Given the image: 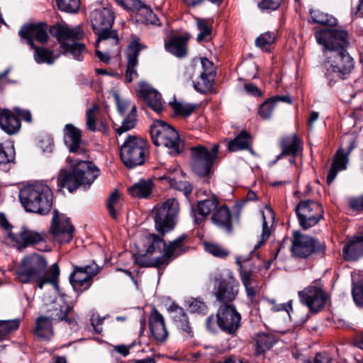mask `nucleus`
<instances>
[{
  "label": "nucleus",
  "instance_id": "3c124183",
  "mask_svg": "<svg viewBox=\"0 0 363 363\" xmlns=\"http://www.w3.org/2000/svg\"><path fill=\"white\" fill-rule=\"evenodd\" d=\"M275 104L272 98L263 102L259 109V114L263 119H269L272 117L275 107Z\"/></svg>",
  "mask_w": 363,
  "mask_h": 363
},
{
  "label": "nucleus",
  "instance_id": "393cba45",
  "mask_svg": "<svg viewBox=\"0 0 363 363\" xmlns=\"http://www.w3.org/2000/svg\"><path fill=\"white\" fill-rule=\"evenodd\" d=\"M136 136L129 135L120 150V155L124 165L128 169L136 166Z\"/></svg>",
  "mask_w": 363,
  "mask_h": 363
},
{
  "label": "nucleus",
  "instance_id": "774afa93",
  "mask_svg": "<svg viewBox=\"0 0 363 363\" xmlns=\"http://www.w3.org/2000/svg\"><path fill=\"white\" fill-rule=\"evenodd\" d=\"M86 268V272L90 275V278L93 281V278L96 276L101 269V267L96 264L94 262H92L91 264L84 267Z\"/></svg>",
  "mask_w": 363,
  "mask_h": 363
},
{
  "label": "nucleus",
  "instance_id": "c03bdc74",
  "mask_svg": "<svg viewBox=\"0 0 363 363\" xmlns=\"http://www.w3.org/2000/svg\"><path fill=\"white\" fill-rule=\"evenodd\" d=\"M19 327L18 320H0V340H4L12 332Z\"/></svg>",
  "mask_w": 363,
  "mask_h": 363
},
{
  "label": "nucleus",
  "instance_id": "4468645a",
  "mask_svg": "<svg viewBox=\"0 0 363 363\" xmlns=\"http://www.w3.org/2000/svg\"><path fill=\"white\" fill-rule=\"evenodd\" d=\"M296 213L300 226L306 230L315 226L323 218L324 211L320 203L306 200L297 205Z\"/></svg>",
  "mask_w": 363,
  "mask_h": 363
},
{
  "label": "nucleus",
  "instance_id": "7ed1b4c3",
  "mask_svg": "<svg viewBox=\"0 0 363 363\" xmlns=\"http://www.w3.org/2000/svg\"><path fill=\"white\" fill-rule=\"evenodd\" d=\"M211 216L212 224L227 235L234 231L233 216L229 207L220 204L216 196L197 201L191 206V216L196 225L202 224Z\"/></svg>",
  "mask_w": 363,
  "mask_h": 363
},
{
  "label": "nucleus",
  "instance_id": "cd10ccee",
  "mask_svg": "<svg viewBox=\"0 0 363 363\" xmlns=\"http://www.w3.org/2000/svg\"><path fill=\"white\" fill-rule=\"evenodd\" d=\"M0 127L9 135H13L21 128L19 118L10 110L0 111Z\"/></svg>",
  "mask_w": 363,
  "mask_h": 363
},
{
  "label": "nucleus",
  "instance_id": "13d9d810",
  "mask_svg": "<svg viewBox=\"0 0 363 363\" xmlns=\"http://www.w3.org/2000/svg\"><path fill=\"white\" fill-rule=\"evenodd\" d=\"M113 98L118 113L121 115H124L130 105V101L127 99L121 98L120 95L116 92L113 94Z\"/></svg>",
  "mask_w": 363,
  "mask_h": 363
},
{
  "label": "nucleus",
  "instance_id": "0e129e2a",
  "mask_svg": "<svg viewBox=\"0 0 363 363\" xmlns=\"http://www.w3.org/2000/svg\"><path fill=\"white\" fill-rule=\"evenodd\" d=\"M171 186L179 191L187 197L192 191V187L189 183H171Z\"/></svg>",
  "mask_w": 363,
  "mask_h": 363
},
{
  "label": "nucleus",
  "instance_id": "dca6fc26",
  "mask_svg": "<svg viewBox=\"0 0 363 363\" xmlns=\"http://www.w3.org/2000/svg\"><path fill=\"white\" fill-rule=\"evenodd\" d=\"M74 230L69 218L57 210H54L50 227V233L53 238L60 243L69 242L73 238Z\"/></svg>",
  "mask_w": 363,
  "mask_h": 363
},
{
  "label": "nucleus",
  "instance_id": "6e6552de",
  "mask_svg": "<svg viewBox=\"0 0 363 363\" xmlns=\"http://www.w3.org/2000/svg\"><path fill=\"white\" fill-rule=\"evenodd\" d=\"M50 31L60 43L63 54L70 52L77 60H82V53L85 50V45L77 42L84 36L80 27L70 28L67 26L57 24L50 28Z\"/></svg>",
  "mask_w": 363,
  "mask_h": 363
},
{
  "label": "nucleus",
  "instance_id": "603ef678",
  "mask_svg": "<svg viewBox=\"0 0 363 363\" xmlns=\"http://www.w3.org/2000/svg\"><path fill=\"white\" fill-rule=\"evenodd\" d=\"M269 213L272 220H274V213L272 210H269ZM273 220H272L270 225L265 219V216L263 214V223H262V240L255 246V249H258L264 242H265L271 234V226L272 225Z\"/></svg>",
  "mask_w": 363,
  "mask_h": 363
},
{
  "label": "nucleus",
  "instance_id": "6ab92c4d",
  "mask_svg": "<svg viewBox=\"0 0 363 363\" xmlns=\"http://www.w3.org/2000/svg\"><path fill=\"white\" fill-rule=\"evenodd\" d=\"M48 313L49 314L46 316L54 323L64 320L72 327L77 325V319L73 314L72 306L65 302H54Z\"/></svg>",
  "mask_w": 363,
  "mask_h": 363
},
{
  "label": "nucleus",
  "instance_id": "f257e3e1",
  "mask_svg": "<svg viewBox=\"0 0 363 363\" xmlns=\"http://www.w3.org/2000/svg\"><path fill=\"white\" fill-rule=\"evenodd\" d=\"M152 212L155 228L162 237L155 233L143 235L140 245L138 247V265L162 268L186 252L183 242L187 237L182 235L167 244L162 238L176 225L179 213V203L177 199L171 198L157 204Z\"/></svg>",
  "mask_w": 363,
  "mask_h": 363
},
{
  "label": "nucleus",
  "instance_id": "a18cd8bd",
  "mask_svg": "<svg viewBox=\"0 0 363 363\" xmlns=\"http://www.w3.org/2000/svg\"><path fill=\"white\" fill-rule=\"evenodd\" d=\"M204 247L207 252L218 258L224 259L230 254L226 248L216 243L206 242Z\"/></svg>",
  "mask_w": 363,
  "mask_h": 363
},
{
  "label": "nucleus",
  "instance_id": "1a4fd4ad",
  "mask_svg": "<svg viewBox=\"0 0 363 363\" xmlns=\"http://www.w3.org/2000/svg\"><path fill=\"white\" fill-rule=\"evenodd\" d=\"M191 169L192 172L200 177L211 178L213 172V166L219 151V145L215 143L211 148L203 145H196L191 149Z\"/></svg>",
  "mask_w": 363,
  "mask_h": 363
},
{
  "label": "nucleus",
  "instance_id": "de8ad7c7",
  "mask_svg": "<svg viewBox=\"0 0 363 363\" xmlns=\"http://www.w3.org/2000/svg\"><path fill=\"white\" fill-rule=\"evenodd\" d=\"M136 110V106H133L131 108L130 113L123 120L121 126L118 127L116 130L117 134L121 135L122 133L133 128L135 126L136 119L134 112Z\"/></svg>",
  "mask_w": 363,
  "mask_h": 363
},
{
  "label": "nucleus",
  "instance_id": "ddd939ff",
  "mask_svg": "<svg viewBox=\"0 0 363 363\" xmlns=\"http://www.w3.org/2000/svg\"><path fill=\"white\" fill-rule=\"evenodd\" d=\"M99 174L100 170L92 162L80 161L68 169H61L57 182H94Z\"/></svg>",
  "mask_w": 363,
  "mask_h": 363
},
{
  "label": "nucleus",
  "instance_id": "f704fd0d",
  "mask_svg": "<svg viewBox=\"0 0 363 363\" xmlns=\"http://www.w3.org/2000/svg\"><path fill=\"white\" fill-rule=\"evenodd\" d=\"M172 308L173 313L172 318L177 326L188 334L191 333V328L184 310L177 306H173Z\"/></svg>",
  "mask_w": 363,
  "mask_h": 363
},
{
  "label": "nucleus",
  "instance_id": "4d7b16f0",
  "mask_svg": "<svg viewBox=\"0 0 363 363\" xmlns=\"http://www.w3.org/2000/svg\"><path fill=\"white\" fill-rule=\"evenodd\" d=\"M91 183H59L58 190L62 194H65V189H67L69 193H73L77 189L83 187L87 189L90 187Z\"/></svg>",
  "mask_w": 363,
  "mask_h": 363
},
{
  "label": "nucleus",
  "instance_id": "473e14b6",
  "mask_svg": "<svg viewBox=\"0 0 363 363\" xmlns=\"http://www.w3.org/2000/svg\"><path fill=\"white\" fill-rule=\"evenodd\" d=\"M123 206V199L117 189H114L108 196L106 201V208L110 216L117 220Z\"/></svg>",
  "mask_w": 363,
  "mask_h": 363
},
{
  "label": "nucleus",
  "instance_id": "052dcab7",
  "mask_svg": "<svg viewBox=\"0 0 363 363\" xmlns=\"http://www.w3.org/2000/svg\"><path fill=\"white\" fill-rule=\"evenodd\" d=\"M348 206L350 209L358 213L363 212V194L351 197L348 200Z\"/></svg>",
  "mask_w": 363,
  "mask_h": 363
},
{
  "label": "nucleus",
  "instance_id": "680f3d73",
  "mask_svg": "<svg viewBox=\"0 0 363 363\" xmlns=\"http://www.w3.org/2000/svg\"><path fill=\"white\" fill-rule=\"evenodd\" d=\"M153 183H138V198H147L152 193Z\"/></svg>",
  "mask_w": 363,
  "mask_h": 363
},
{
  "label": "nucleus",
  "instance_id": "338daca9",
  "mask_svg": "<svg viewBox=\"0 0 363 363\" xmlns=\"http://www.w3.org/2000/svg\"><path fill=\"white\" fill-rule=\"evenodd\" d=\"M244 89L245 92L254 96H260L262 95V93L259 88L253 84L251 83H245L244 84Z\"/></svg>",
  "mask_w": 363,
  "mask_h": 363
},
{
  "label": "nucleus",
  "instance_id": "864d4df0",
  "mask_svg": "<svg viewBox=\"0 0 363 363\" xmlns=\"http://www.w3.org/2000/svg\"><path fill=\"white\" fill-rule=\"evenodd\" d=\"M189 310L192 313L203 315L208 313V308L203 301L198 298H194L189 304Z\"/></svg>",
  "mask_w": 363,
  "mask_h": 363
},
{
  "label": "nucleus",
  "instance_id": "b1692460",
  "mask_svg": "<svg viewBox=\"0 0 363 363\" xmlns=\"http://www.w3.org/2000/svg\"><path fill=\"white\" fill-rule=\"evenodd\" d=\"M363 257V234L348 239L342 248V257L346 261H357Z\"/></svg>",
  "mask_w": 363,
  "mask_h": 363
},
{
  "label": "nucleus",
  "instance_id": "72a5a7b5",
  "mask_svg": "<svg viewBox=\"0 0 363 363\" xmlns=\"http://www.w3.org/2000/svg\"><path fill=\"white\" fill-rule=\"evenodd\" d=\"M197 29L199 30L196 40L199 43L208 42L211 39L212 21L210 19L195 18Z\"/></svg>",
  "mask_w": 363,
  "mask_h": 363
},
{
  "label": "nucleus",
  "instance_id": "09e8293b",
  "mask_svg": "<svg viewBox=\"0 0 363 363\" xmlns=\"http://www.w3.org/2000/svg\"><path fill=\"white\" fill-rule=\"evenodd\" d=\"M138 165L143 164L149 158L150 150L146 142L138 137Z\"/></svg>",
  "mask_w": 363,
  "mask_h": 363
},
{
  "label": "nucleus",
  "instance_id": "9d476101",
  "mask_svg": "<svg viewBox=\"0 0 363 363\" xmlns=\"http://www.w3.org/2000/svg\"><path fill=\"white\" fill-rule=\"evenodd\" d=\"M211 279L216 283L213 295L216 301L223 305L232 304L238 295L240 287L233 273L230 271L225 274L216 273Z\"/></svg>",
  "mask_w": 363,
  "mask_h": 363
},
{
  "label": "nucleus",
  "instance_id": "5701e85b",
  "mask_svg": "<svg viewBox=\"0 0 363 363\" xmlns=\"http://www.w3.org/2000/svg\"><path fill=\"white\" fill-rule=\"evenodd\" d=\"M125 82L130 83L136 74V40H133L123 51Z\"/></svg>",
  "mask_w": 363,
  "mask_h": 363
},
{
  "label": "nucleus",
  "instance_id": "79ce46f5",
  "mask_svg": "<svg viewBox=\"0 0 363 363\" xmlns=\"http://www.w3.org/2000/svg\"><path fill=\"white\" fill-rule=\"evenodd\" d=\"M276 40L274 33L266 32L261 34L255 41L257 47L261 48L263 51L269 52L271 50L272 45Z\"/></svg>",
  "mask_w": 363,
  "mask_h": 363
},
{
  "label": "nucleus",
  "instance_id": "e2e57ef3",
  "mask_svg": "<svg viewBox=\"0 0 363 363\" xmlns=\"http://www.w3.org/2000/svg\"><path fill=\"white\" fill-rule=\"evenodd\" d=\"M182 173V169L179 167H175L172 170L168 171V172L165 174H164L162 177H161L160 179H164L167 182H176L178 179L179 175H181Z\"/></svg>",
  "mask_w": 363,
  "mask_h": 363
},
{
  "label": "nucleus",
  "instance_id": "5fc2aeb1",
  "mask_svg": "<svg viewBox=\"0 0 363 363\" xmlns=\"http://www.w3.org/2000/svg\"><path fill=\"white\" fill-rule=\"evenodd\" d=\"M215 74L207 73H201L200 80L198 82V86H201V91H207L213 88Z\"/></svg>",
  "mask_w": 363,
  "mask_h": 363
},
{
  "label": "nucleus",
  "instance_id": "20e7f679",
  "mask_svg": "<svg viewBox=\"0 0 363 363\" xmlns=\"http://www.w3.org/2000/svg\"><path fill=\"white\" fill-rule=\"evenodd\" d=\"M19 199L26 211L48 214L52 206V194L45 183H28L21 189Z\"/></svg>",
  "mask_w": 363,
  "mask_h": 363
},
{
  "label": "nucleus",
  "instance_id": "f03ea898",
  "mask_svg": "<svg viewBox=\"0 0 363 363\" xmlns=\"http://www.w3.org/2000/svg\"><path fill=\"white\" fill-rule=\"evenodd\" d=\"M315 38L329 52L325 62L327 79L330 83L344 79L354 67V60L346 50L347 33L343 30H321L315 33Z\"/></svg>",
  "mask_w": 363,
  "mask_h": 363
},
{
  "label": "nucleus",
  "instance_id": "39448f33",
  "mask_svg": "<svg viewBox=\"0 0 363 363\" xmlns=\"http://www.w3.org/2000/svg\"><path fill=\"white\" fill-rule=\"evenodd\" d=\"M91 27L97 35L96 47L101 44L103 47L117 46L119 39L116 30H112L114 14L109 8H101L94 10L90 15Z\"/></svg>",
  "mask_w": 363,
  "mask_h": 363
},
{
  "label": "nucleus",
  "instance_id": "9b49d317",
  "mask_svg": "<svg viewBox=\"0 0 363 363\" xmlns=\"http://www.w3.org/2000/svg\"><path fill=\"white\" fill-rule=\"evenodd\" d=\"M1 224L8 231V236L18 251H23L29 247H33L46 242L47 235L44 232H38L26 226H22L16 232L9 230L11 225L5 219H1Z\"/></svg>",
  "mask_w": 363,
  "mask_h": 363
},
{
  "label": "nucleus",
  "instance_id": "a19ab883",
  "mask_svg": "<svg viewBox=\"0 0 363 363\" xmlns=\"http://www.w3.org/2000/svg\"><path fill=\"white\" fill-rule=\"evenodd\" d=\"M239 266L240 277L244 287L255 286L257 284L256 276L251 269L244 267L240 260H237Z\"/></svg>",
  "mask_w": 363,
  "mask_h": 363
},
{
  "label": "nucleus",
  "instance_id": "37998d69",
  "mask_svg": "<svg viewBox=\"0 0 363 363\" xmlns=\"http://www.w3.org/2000/svg\"><path fill=\"white\" fill-rule=\"evenodd\" d=\"M169 106L174 112L180 116L187 117L190 116L196 108V105L191 104H183L176 100L169 102Z\"/></svg>",
  "mask_w": 363,
  "mask_h": 363
},
{
  "label": "nucleus",
  "instance_id": "c756f323",
  "mask_svg": "<svg viewBox=\"0 0 363 363\" xmlns=\"http://www.w3.org/2000/svg\"><path fill=\"white\" fill-rule=\"evenodd\" d=\"M187 40L188 39L184 36H173L165 43V48L172 55L183 57L187 54Z\"/></svg>",
  "mask_w": 363,
  "mask_h": 363
},
{
  "label": "nucleus",
  "instance_id": "69168bd1",
  "mask_svg": "<svg viewBox=\"0 0 363 363\" xmlns=\"http://www.w3.org/2000/svg\"><path fill=\"white\" fill-rule=\"evenodd\" d=\"M247 297L251 303H254L256 301V296L259 293L258 285L250 286L245 287Z\"/></svg>",
  "mask_w": 363,
  "mask_h": 363
},
{
  "label": "nucleus",
  "instance_id": "aec40b11",
  "mask_svg": "<svg viewBox=\"0 0 363 363\" xmlns=\"http://www.w3.org/2000/svg\"><path fill=\"white\" fill-rule=\"evenodd\" d=\"M48 25L44 23L32 24L28 26H23L19 30V35L22 38L26 40L27 44L31 48H34V39L41 43H44L48 40Z\"/></svg>",
  "mask_w": 363,
  "mask_h": 363
},
{
  "label": "nucleus",
  "instance_id": "423d86ee",
  "mask_svg": "<svg viewBox=\"0 0 363 363\" xmlns=\"http://www.w3.org/2000/svg\"><path fill=\"white\" fill-rule=\"evenodd\" d=\"M48 262L40 254L33 253L24 257L16 271V279L23 284L37 283L42 289L47 282L46 269Z\"/></svg>",
  "mask_w": 363,
  "mask_h": 363
},
{
  "label": "nucleus",
  "instance_id": "f8f14e48",
  "mask_svg": "<svg viewBox=\"0 0 363 363\" xmlns=\"http://www.w3.org/2000/svg\"><path fill=\"white\" fill-rule=\"evenodd\" d=\"M325 250V245L319 240L299 231L294 232L291 252L294 257L306 259L313 255L322 254Z\"/></svg>",
  "mask_w": 363,
  "mask_h": 363
},
{
  "label": "nucleus",
  "instance_id": "e433bc0d",
  "mask_svg": "<svg viewBox=\"0 0 363 363\" xmlns=\"http://www.w3.org/2000/svg\"><path fill=\"white\" fill-rule=\"evenodd\" d=\"M15 152L12 145L0 143V169L7 171L14 160Z\"/></svg>",
  "mask_w": 363,
  "mask_h": 363
},
{
  "label": "nucleus",
  "instance_id": "a211bd4d",
  "mask_svg": "<svg viewBox=\"0 0 363 363\" xmlns=\"http://www.w3.org/2000/svg\"><path fill=\"white\" fill-rule=\"evenodd\" d=\"M138 92L146 105L157 113H160L164 108V102L161 94L151 85L144 81L138 84Z\"/></svg>",
  "mask_w": 363,
  "mask_h": 363
},
{
  "label": "nucleus",
  "instance_id": "49530a36",
  "mask_svg": "<svg viewBox=\"0 0 363 363\" xmlns=\"http://www.w3.org/2000/svg\"><path fill=\"white\" fill-rule=\"evenodd\" d=\"M99 110V106L94 104L89 108L86 113V125L90 131H95L96 129L97 113Z\"/></svg>",
  "mask_w": 363,
  "mask_h": 363
},
{
  "label": "nucleus",
  "instance_id": "bf43d9fd",
  "mask_svg": "<svg viewBox=\"0 0 363 363\" xmlns=\"http://www.w3.org/2000/svg\"><path fill=\"white\" fill-rule=\"evenodd\" d=\"M352 294L356 305L363 308V284H356L352 287Z\"/></svg>",
  "mask_w": 363,
  "mask_h": 363
},
{
  "label": "nucleus",
  "instance_id": "2f4dec72",
  "mask_svg": "<svg viewBox=\"0 0 363 363\" xmlns=\"http://www.w3.org/2000/svg\"><path fill=\"white\" fill-rule=\"evenodd\" d=\"M138 22H141L146 25L160 26V22L157 16L152 9L144 2L138 0Z\"/></svg>",
  "mask_w": 363,
  "mask_h": 363
},
{
  "label": "nucleus",
  "instance_id": "4be33fe9",
  "mask_svg": "<svg viewBox=\"0 0 363 363\" xmlns=\"http://www.w3.org/2000/svg\"><path fill=\"white\" fill-rule=\"evenodd\" d=\"M150 330L152 335L159 342H164L168 337L164 319L163 316L153 308L149 317Z\"/></svg>",
  "mask_w": 363,
  "mask_h": 363
},
{
  "label": "nucleus",
  "instance_id": "4c0bfd02",
  "mask_svg": "<svg viewBox=\"0 0 363 363\" xmlns=\"http://www.w3.org/2000/svg\"><path fill=\"white\" fill-rule=\"evenodd\" d=\"M257 354H264L267 350H270L276 342L272 335L266 333L257 334L255 337Z\"/></svg>",
  "mask_w": 363,
  "mask_h": 363
},
{
  "label": "nucleus",
  "instance_id": "58836bf2",
  "mask_svg": "<svg viewBox=\"0 0 363 363\" xmlns=\"http://www.w3.org/2000/svg\"><path fill=\"white\" fill-rule=\"evenodd\" d=\"M309 13L314 23L328 26H335L337 24L335 17L320 10L311 9Z\"/></svg>",
  "mask_w": 363,
  "mask_h": 363
},
{
  "label": "nucleus",
  "instance_id": "c85d7f7f",
  "mask_svg": "<svg viewBox=\"0 0 363 363\" xmlns=\"http://www.w3.org/2000/svg\"><path fill=\"white\" fill-rule=\"evenodd\" d=\"M64 140L72 152L81 150L82 131L72 124H67L65 128Z\"/></svg>",
  "mask_w": 363,
  "mask_h": 363
},
{
  "label": "nucleus",
  "instance_id": "ea45409f",
  "mask_svg": "<svg viewBox=\"0 0 363 363\" xmlns=\"http://www.w3.org/2000/svg\"><path fill=\"white\" fill-rule=\"evenodd\" d=\"M34 52V59L35 62L38 64L40 63H46L48 65L52 64L55 59L58 57V55L55 56L53 51L48 50L43 47H37L34 46L32 48Z\"/></svg>",
  "mask_w": 363,
  "mask_h": 363
},
{
  "label": "nucleus",
  "instance_id": "0eeeda50",
  "mask_svg": "<svg viewBox=\"0 0 363 363\" xmlns=\"http://www.w3.org/2000/svg\"><path fill=\"white\" fill-rule=\"evenodd\" d=\"M150 134L156 146H163L169 154L178 155L184 152V141L171 125L163 121H155L150 128Z\"/></svg>",
  "mask_w": 363,
  "mask_h": 363
},
{
  "label": "nucleus",
  "instance_id": "c9c22d12",
  "mask_svg": "<svg viewBox=\"0 0 363 363\" xmlns=\"http://www.w3.org/2000/svg\"><path fill=\"white\" fill-rule=\"evenodd\" d=\"M282 152L284 155H296L301 147V141L296 135L286 136L281 141Z\"/></svg>",
  "mask_w": 363,
  "mask_h": 363
},
{
  "label": "nucleus",
  "instance_id": "6e6d98bb",
  "mask_svg": "<svg viewBox=\"0 0 363 363\" xmlns=\"http://www.w3.org/2000/svg\"><path fill=\"white\" fill-rule=\"evenodd\" d=\"M282 2L283 0H257V7L262 11H275Z\"/></svg>",
  "mask_w": 363,
  "mask_h": 363
},
{
  "label": "nucleus",
  "instance_id": "bb28decb",
  "mask_svg": "<svg viewBox=\"0 0 363 363\" xmlns=\"http://www.w3.org/2000/svg\"><path fill=\"white\" fill-rule=\"evenodd\" d=\"M69 279L74 290L80 292L88 289L93 282L90 275L86 272V268L78 266L74 267Z\"/></svg>",
  "mask_w": 363,
  "mask_h": 363
},
{
  "label": "nucleus",
  "instance_id": "8fccbe9b",
  "mask_svg": "<svg viewBox=\"0 0 363 363\" xmlns=\"http://www.w3.org/2000/svg\"><path fill=\"white\" fill-rule=\"evenodd\" d=\"M60 10L67 13H75L80 6V0H56Z\"/></svg>",
  "mask_w": 363,
  "mask_h": 363
},
{
  "label": "nucleus",
  "instance_id": "f3484780",
  "mask_svg": "<svg viewBox=\"0 0 363 363\" xmlns=\"http://www.w3.org/2000/svg\"><path fill=\"white\" fill-rule=\"evenodd\" d=\"M298 295L301 302L314 311L322 309L327 299L325 291L322 289L313 286H310L299 291Z\"/></svg>",
  "mask_w": 363,
  "mask_h": 363
},
{
  "label": "nucleus",
  "instance_id": "a878e982",
  "mask_svg": "<svg viewBox=\"0 0 363 363\" xmlns=\"http://www.w3.org/2000/svg\"><path fill=\"white\" fill-rule=\"evenodd\" d=\"M54 323L45 315L38 317L35 322L33 329L34 335L40 340L49 341L54 336L53 325Z\"/></svg>",
  "mask_w": 363,
  "mask_h": 363
},
{
  "label": "nucleus",
  "instance_id": "412c9836",
  "mask_svg": "<svg viewBox=\"0 0 363 363\" xmlns=\"http://www.w3.org/2000/svg\"><path fill=\"white\" fill-rule=\"evenodd\" d=\"M354 148V140H350L349 146L345 152L343 149H339L334 157L330 171L327 175V182H333L340 171L344 170L348 163V155Z\"/></svg>",
  "mask_w": 363,
  "mask_h": 363
},
{
  "label": "nucleus",
  "instance_id": "2eb2a0df",
  "mask_svg": "<svg viewBox=\"0 0 363 363\" xmlns=\"http://www.w3.org/2000/svg\"><path fill=\"white\" fill-rule=\"evenodd\" d=\"M219 328L228 335H233L239 329L241 315L233 304L221 305L216 314Z\"/></svg>",
  "mask_w": 363,
  "mask_h": 363
},
{
  "label": "nucleus",
  "instance_id": "7c9ffc66",
  "mask_svg": "<svg viewBox=\"0 0 363 363\" xmlns=\"http://www.w3.org/2000/svg\"><path fill=\"white\" fill-rule=\"evenodd\" d=\"M252 141L251 135L246 131L242 130L237 137L228 142V148L230 152L247 150L253 154L254 152L251 148Z\"/></svg>",
  "mask_w": 363,
  "mask_h": 363
}]
</instances>
